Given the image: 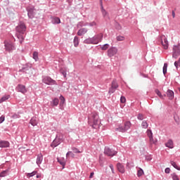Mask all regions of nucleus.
I'll use <instances>...</instances> for the list:
<instances>
[{
    "mask_svg": "<svg viewBox=\"0 0 180 180\" xmlns=\"http://www.w3.org/2000/svg\"><path fill=\"white\" fill-rule=\"evenodd\" d=\"M37 178H40V175H37Z\"/></svg>",
    "mask_w": 180,
    "mask_h": 180,
    "instance_id": "61",
    "label": "nucleus"
},
{
    "mask_svg": "<svg viewBox=\"0 0 180 180\" xmlns=\"http://www.w3.org/2000/svg\"><path fill=\"white\" fill-rule=\"evenodd\" d=\"M155 92L159 96V98H160L161 99H164V96H162V94H161V91H160V90L156 89L155 91Z\"/></svg>",
    "mask_w": 180,
    "mask_h": 180,
    "instance_id": "34",
    "label": "nucleus"
},
{
    "mask_svg": "<svg viewBox=\"0 0 180 180\" xmlns=\"http://www.w3.org/2000/svg\"><path fill=\"white\" fill-rule=\"evenodd\" d=\"M9 98V96H4L0 99V103H2V102H5V101H8Z\"/></svg>",
    "mask_w": 180,
    "mask_h": 180,
    "instance_id": "38",
    "label": "nucleus"
},
{
    "mask_svg": "<svg viewBox=\"0 0 180 180\" xmlns=\"http://www.w3.org/2000/svg\"><path fill=\"white\" fill-rule=\"evenodd\" d=\"M147 161H151V158H146Z\"/></svg>",
    "mask_w": 180,
    "mask_h": 180,
    "instance_id": "58",
    "label": "nucleus"
},
{
    "mask_svg": "<svg viewBox=\"0 0 180 180\" xmlns=\"http://www.w3.org/2000/svg\"><path fill=\"white\" fill-rule=\"evenodd\" d=\"M161 39V44L162 46H163V49H165V50L168 49V39H167V37H165V35H162L160 37Z\"/></svg>",
    "mask_w": 180,
    "mask_h": 180,
    "instance_id": "5",
    "label": "nucleus"
},
{
    "mask_svg": "<svg viewBox=\"0 0 180 180\" xmlns=\"http://www.w3.org/2000/svg\"><path fill=\"white\" fill-rule=\"evenodd\" d=\"M87 32L88 30L86 28H82L77 32V36H84Z\"/></svg>",
    "mask_w": 180,
    "mask_h": 180,
    "instance_id": "14",
    "label": "nucleus"
},
{
    "mask_svg": "<svg viewBox=\"0 0 180 180\" xmlns=\"http://www.w3.org/2000/svg\"><path fill=\"white\" fill-rule=\"evenodd\" d=\"M110 169H113V165H110Z\"/></svg>",
    "mask_w": 180,
    "mask_h": 180,
    "instance_id": "59",
    "label": "nucleus"
},
{
    "mask_svg": "<svg viewBox=\"0 0 180 180\" xmlns=\"http://www.w3.org/2000/svg\"><path fill=\"white\" fill-rule=\"evenodd\" d=\"M60 102V100H58V98H55L51 103V106L54 107V106H58V103Z\"/></svg>",
    "mask_w": 180,
    "mask_h": 180,
    "instance_id": "21",
    "label": "nucleus"
},
{
    "mask_svg": "<svg viewBox=\"0 0 180 180\" xmlns=\"http://www.w3.org/2000/svg\"><path fill=\"white\" fill-rule=\"evenodd\" d=\"M8 175H9V169L4 170L0 173V178H4Z\"/></svg>",
    "mask_w": 180,
    "mask_h": 180,
    "instance_id": "23",
    "label": "nucleus"
},
{
    "mask_svg": "<svg viewBox=\"0 0 180 180\" xmlns=\"http://www.w3.org/2000/svg\"><path fill=\"white\" fill-rule=\"evenodd\" d=\"M115 54H117V49L115 47H112L108 49V56L109 57H113V56H115Z\"/></svg>",
    "mask_w": 180,
    "mask_h": 180,
    "instance_id": "7",
    "label": "nucleus"
},
{
    "mask_svg": "<svg viewBox=\"0 0 180 180\" xmlns=\"http://www.w3.org/2000/svg\"><path fill=\"white\" fill-rule=\"evenodd\" d=\"M120 102H121V103H126V98L124 96H121Z\"/></svg>",
    "mask_w": 180,
    "mask_h": 180,
    "instance_id": "48",
    "label": "nucleus"
},
{
    "mask_svg": "<svg viewBox=\"0 0 180 180\" xmlns=\"http://www.w3.org/2000/svg\"><path fill=\"white\" fill-rule=\"evenodd\" d=\"M89 26H96V22H91L89 23Z\"/></svg>",
    "mask_w": 180,
    "mask_h": 180,
    "instance_id": "54",
    "label": "nucleus"
},
{
    "mask_svg": "<svg viewBox=\"0 0 180 180\" xmlns=\"http://www.w3.org/2000/svg\"><path fill=\"white\" fill-rule=\"evenodd\" d=\"M124 37L119 35L116 37L117 41H124Z\"/></svg>",
    "mask_w": 180,
    "mask_h": 180,
    "instance_id": "36",
    "label": "nucleus"
},
{
    "mask_svg": "<svg viewBox=\"0 0 180 180\" xmlns=\"http://www.w3.org/2000/svg\"><path fill=\"white\" fill-rule=\"evenodd\" d=\"M165 146L168 147V148H174V141L172 140L169 139L168 141L165 143Z\"/></svg>",
    "mask_w": 180,
    "mask_h": 180,
    "instance_id": "18",
    "label": "nucleus"
},
{
    "mask_svg": "<svg viewBox=\"0 0 180 180\" xmlns=\"http://www.w3.org/2000/svg\"><path fill=\"white\" fill-rule=\"evenodd\" d=\"M149 143L150 146H153V144H157V139H155L153 136H150V138H149Z\"/></svg>",
    "mask_w": 180,
    "mask_h": 180,
    "instance_id": "28",
    "label": "nucleus"
},
{
    "mask_svg": "<svg viewBox=\"0 0 180 180\" xmlns=\"http://www.w3.org/2000/svg\"><path fill=\"white\" fill-rule=\"evenodd\" d=\"M172 178L173 180H179V177L175 173H173L172 174Z\"/></svg>",
    "mask_w": 180,
    "mask_h": 180,
    "instance_id": "45",
    "label": "nucleus"
},
{
    "mask_svg": "<svg viewBox=\"0 0 180 180\" xmlns=\"http://www.w3.org/2000/svg\"><path fill=\"white\" fill-rule=\"evenodd\" d=\"M94 175V172H91V173L90 174L89 178H93Z\"/></svg>",
    "mask_w": 180,
    "mask_h": 180,
    "instance_id": "57",
    "label": "nucleus"
},
{
    "mask_svg": "<svg viewBox=\"0 0 180 180\" xmlns=\"http://www.w3.org/2000/svg\"><path fill=\"white\" fill-rule=\"evenodd\" d=\"M167 68H168V63H165L163 66V74L165 75L167 74Z\"/></svg>",
    "mask_w": 180,
    "mask_h": 180,
    "instance_id": "41",
    "label": "nucleus"
},
{
    "mask_svg": "<svg viewBox=\"0 0 180 180\" xmlns=\"http://www.w3.org/2000/svg\"><path fill=\"white\" fill-rule=\"evenodd\" d=\"M104 154H105L108 157H113V155H116V154H117V152L112 150L109 148H105L104 150Z\"/></svg>",
    "mask_w": 180,
    "mask_h": 180,
    "instance_id": "6",
    "label": "nucleus"
},
{
    "mask_svg": "<svg viewBox=\"0 0 180 180\" xmlns=\"http://www.w3.org/2000/svg\"><path fill=\"white\" fill-rule=\"evenodd\" d=\"M70 154H72V152H71V151L68 152L66 154V158H68V157L70 156Z\"/></svg>",
    "mask_w": 180,
    "mask_h": 180,
    "instance_id": "55",
    "label": "nucleus"
},
{
    "mask_svg": "<svg viewBox=\"0 0 180 180\" xmlns=\"http://www.w3.org/2000/svg\"><path fill=\"white\" fill-rule=\"evenodd\" d=\"M96 38L98 39V41H102V39H103V34H98V35L96 36Z\"/></svg>",
    "mask_w": 180,
    "mask_h": 180,
    "instance_id": "40",
    "label": "nucleus"
},
{
    "mask_svg": "<svg viewBox=\"0 0 180 180\" xmlns=\"http://www.w3.org/2000/svg\"><path fill=\"white\" fill-rule=\"evenodd\" d=\"M60 72H61V74H63L64 78L67 77V72H65V71L60 70Z\"/></svg>",
    "mask_w": 180,
    "mask_h": 180,
    "instance_id": "50",
    "label": "nucleus"
},
{
    "mask_svg": "<svg viewBox=\"0 0 180 180\" xmlns=\"http://www.w3.org/2000/svg\"><path fill=\"white\" fill-rule=\"evenodd\" d=\"M172 15L173 18H175V11H172Z\"/></svg>",
    "mask_w": 180,
    "mask_h": 180,
    "instance_id": "56",
    "label": "nucleus"
},
{
    "mask_svg": "<svg viewBox=\"0 0 180 180\" xmlns=\"http://www.w3.org/2000/svg\"><path fill=\"white\" fill-rule=\"evenodd\" d=\"M33 58L35 60V61H37V60H39V53L34 51L33 53Z\"/></svg>",
    "mask_w": 180,
    "mask_h": 180,
    "instance_id": "37",
    "label": "nucleus"
},
{
    "mask_svg": "<svg viewBox=\"0 0 180 180\" xmlns=\"http://www.w3.org/2000/svg\"><path fill=\"white\" fill-rule=\"evenodd\" d=\"M42 161H43V155L41 153H39L37 158V165H39V167H40V164H41Z\"/></svg>",
    "mask_w": 180,
    "mask_h": 180,
    "instance_id": "13",
    "label": "nucleus"
},
{
    "mask_svg": "<svg viewBox=\"0 0 180 180\" xmlns=\"http://www.w3.org/2000/svg\"><path fill=\"white\" fill-rule=\"evenodd\" d=\"M60 144H61V142H60L58 139H56V138L51 146V147H57V146H60Z\"/></svg>",
    "mask_w": 180,
    "mask_h": 180,
    "instance_id": "26",
    "label": "nucleus"
},
{
    "mask_svg": "<svg viewBox=\"0 0 180 180\" xmlns=\"http://www.w3.org/2000/svg\"><path fill=\"white\" fill-rule=\"evenodd\" d=\"M179 56H180V44H178L177 45H174L173 46L172 57L173 58H178Z\"/></svg>",
    "mask_w": 180,
    "mask_h": 180,
    "instance_id": "3",
    "label": "nucleus"
},
{
    "mask_svg": "<svg viewBox=\"0 0 180 180\" xmlns=\"http://www.w3.org/2000/svg\"><path fill=\"white\" fill-rule=\"evenodd\" d=\"M170 164L171 165H172V167H174V168H175L176 169H178V171H180V167L178 165H176V162L174 161H171Z\"/></svg>",
    "mask_w": 180,
    "mask_h": 180,
    "instance_id": "31",
    "label": "nucleus"
},
{
    "mask_svg": "<svg viewBox=\"0 0 180 180\" xmlns=\"http://www.w3.org/2000/svg\"><path fill=\"white\" fill-rule=\"evenodd\" d=\"M84 44H94L92 38L86 39L84 41Z\"/></svg>",
    "mask_w": 180,
    "mask_h": 180,
    "instance_id": "32",
    "label": "nucleus"
},
{
    "mask_svg": "<svg viewBox=\"0 0 180 180\" xmlns=\"http://www.w3.org/2000/svg\"><path fill=\"white\" fill-rule=\"evenodd\" d=\"M117 168L119 172H121V174H124V166H123V165L118 163L117 165Z\"/></svg>",
    "mask_w": 180,
    "mask_h": 180,
    "instance_id": "15",
    "label": "nucleus"
},
{
    "mask_svg": "<svg viewBox=\"0 0 180 180\" xmlns=\"http://www.w3.org/2000/svg\"><path fill=\"white\" fill-rule=\"evenodd\" d=\"M170 172L171 169H169V167L166 168L165 170V174H169Z\"/></svg>",
    "mask_w": 180,
    "mask_h": 180,
    "instance_id": "52",
    "label": "nucleus"
},
{
    "mask_svg": "<svg viewBox=\"0 0 180 180\" xmlns=\"http://www.w3.org/2000/svg\"><path fill=\"white\" fill-rule=\"evenodd\" d=\"M58 162H59V164H60V165H62L63 167V169H64V168L65 167V162H66V160L64 158H58Z\"/></svg>",
    "mask_w": 180,
    "mask_h": 180,
    "instance_id": "11",
    "label": "nucleus"
},
{
    "mask_svg": "<svg viewBox=\"0 0 180 180\" xmlns=\"http://www.w3.org/2000/svg\"><path fill=\"white\" fill-rule=\"evenodd\" d=\"M60 105H63L64 103H65V98H64V96H60Z\"/></svg>",
    "mask_w": 180,
    "mask_h": 180,
    "instance_id": "39",
    "label": "nucleus"
},
{
    "mask_svg": "<svg viewBox=\"0 0 180 180\" xmlns=\"http://www.w3.org/2000/svg\"><path fill=\"white\" fill-rule=\"evenodd\" d=\"M130 127H131V122H130V121L125 122L124 124V128L125 129V131H127V130H129Z\"/></svg>",
    "mask_w": 180,
    "mask_h": 180,
    "instance_id": "17",
    "label": "nucleus"
},
{
    "mask_svg": "<svg viewBox=\"0 0 180 180\" xmlns=\"http://www.w3.org/2000/svg\"><path fill=\"white\" fill-rule=\"evenodd\" d=\"M115 131H121L122 133H124V131H126V129L124 128V126L120 125L117 128L115 129Z\"/></svg>",
    "mask_w": 180,
    "mask_h": 180,
    "instance_id": "24",
    "label": "nucleus"
},
{
    "mask_svg": "<svg viewBox=\"0 0 180 180\" xmlns=\"http://www.w3.org/2000/svg\"><path fill=\"white\" fill-rule=\"evenodd\" d=\"M73 43L75 47H78V44H79V39H78V37H75Z\"/></svg>",
    "mask_w": 180,
    "mask_h": 180,
    "instance_id": "30",
    "label": "nucleus"
},
{
    "mask_svg": "<svg viewBox=\"0 0 180 180\" xmlns=\"http://www.w3.org/2000/svg\"><path fill=\"white\" fill-rule=\"evenodd\" d=\"M36 174H37V171H34L31 173H26V176L27 178L30 179V178H32V176H34Z\"/></svg>",
    "mask_w": 180,
    "mask_h": 180,
    "instance_id": "29",
    "label": "nucleus"
},
{
    "mask_svg": "<svg viewBox=\"0 0 180 180\" xmlns=\"http://www.w3.org/2000/svg\"><path fill=\"white\" fill-rule=\"evenodd\" d=\"M56 140L59 141L60 143H63V141H64V135L59 134L56 136Z\"/></svg>",
    "mask_w": 180,
    "mask_h": 180,
    "instance_id": "25",
    "label": "nucleus"
},
{
    "mask_svg": "<svg viewBox=\"0 0 180 180\" xmlns=\"http://www.w3.org/2000/svg\"><path fill=\"white\" fill-rule=\"evenodd\" d=\"M8 147H9L8 141H0V148H6Z\"/></svg>",
    "mask_w": 180,
    "mask_h": 180,
    "instance_id": "12",
    "label": "nucleus"
},
{
    "mask_svg": "<svg viewBox=\"0 0 180 180\" xmlns=\"http://www.w3.org/2000/svg\"><path fill=\"white\" fill-rule=\"evenodd\" d=\"M27 15L28 17L32 19V18H33V16H34V8L31 7V8H27Z\"/></svg>",
    "mask_w": 180,
    "mask_h": 180,
    "instance_id": "10",
    "label": "nucleus"
},
{
    "mask_svg": "<svg viewBox=\"0 0 180 180\" xmlns=\"http://www.w3.org/2000/svg\"><path fill=\"white\" fill-rule=\"evenodd\" d=\"M5 121V117H0V124Z\"/></svg>",
    "mask_w": 180,
    "mask_h": 180,
    "instance_id": "53",
    "label": "nucleus"
},
{
    "mask_svg": "<svg viewBox=\"0 0 180 180\" xmlns=\"http://www.w3.org/2000/svg\"><path fill=\"white\" fill-rule=\"evenodd\" d=\"M91 39H92V41H93V44H98L99 43V39H98L96 36L91 38Z\"/></svg>",
    "mask_w": 180,
    "mask_h": 180,
    "instance_id": "35",
    "label": "nucleus"
},
{
    "mask_svg": "<svg viewBox=\"0 0 180 180\" xmlns=\"http://www.w3.org/2000/svg\"><path fill=\"white\" fill-rule=\"evenodd\" d=\"M137 119L139 120H144V115L143 114H139Z\"/></svg>",
    "mask_w": 180,
    "mask_h": 180,
    "instance_id": "47",
    "label": "nucleus"
},
{
    "mask_svg": "<svg viewBox=\"0 0 180 180\" xmlns=\"http://www.w3.org/2000/svg\"><path fill=\"white\" fill-rule=\"evenodd\" d=\"M141 127L143 129H147L148 127V123H147V121H143L141 123Z\"/></svg>",
    "mask_w": 180,
    "mask_h": 180,
    "instance_id": "33",
    "label": "nucleus"
},
{
    "mask_svg": "<svg viewBox=\"0 0 180 180\" xmlns=\"http://www.w3.org/2000/svg\"><path fill=\"white\" fill-rule=\"evenodd\" d=\"M109 49V44H105L103 46H101V50H108Z\"/></svg>",
    "mask_w": 180,
    "mask_h": 180,
    "instance_id": "46",
    "label": "nucleus"
},
{
    "mask_svg": "<svg viewBox=\"0 0 180 180\" xmlns=\"http://www.w3.org/2000/svg\"><path fill=\"white\" fill-rule=\"evenodd\" d=\"M146 133L148 139H150V137H153V131H151L150 129H148Z\"/></svg>",
    "mask_w": 180,
    "mask_h": 180,
    "instance_id": "43",
    "label": "nucleus"
},
{
    "mask_svg": "<svg viewBox=\"0 0 180 180\" xmlns=\"http://www.w3.org/2000/svg\"><path fill=\"white\" fill-rule=\"evenodd\" d=\"M144 174V171L142 169H139L137 172V176H141Z\"/></svg>",
    "mask_w": 180,
    "mask_h": 180,
    "instance_id": "44",
    "label": "nucleus"
},
{
    "mask_svg": "<svg viewBox=\"0 0 180 180\" xmlns=\"http://www.w3.org/2000/svg\"><path fill=\"white\" fill-rule=\"evenodd\" d=\"M111 87L117 89L119 88V84H117V81L116 79H113L111 83Z\"/></svg>",
    "mask_w": 180,
    "mask_h": 180,
    "instance_id": "22",
    "label": "nucleus"
},
{
    "mask_svg": "<svg viewBox=\"0 0 180 180\" xmlns=\"http://www.w3.org/2000/svg\"><path fill=\"white\" fill-rule=\"evenodd\" d=\"M4 44H5L6 50L7 51H11V50H13V44H12V42L5 41Z\"/></svg>",
    "mask_w": 180,
    "mask_h": 180,
    "instance_id": "8",
    "label": "nucleus"
},
{
    "mask_svg": "<svg viewBox=\"0 0 180 180\" xmlns=\"http://www.w3.org/2000/svg\"><path fill=\"white\" fill-rule=\"evenodd\" d=\"M16 91L18 92H21V94H26L27 90H26V87L24 85L18 84L16 87Z\"/></svg>",
    "mask_w": 180,
    "mask_h": 180,
    "instance_id": "9",
    "label": "nucleus"
},
{
    "mask_svg": "<svg viewBox=\"0 0 180 180\" xmlns=\"http://www.w3.org/2000/svg\"><path fill=\"white\" fill-rule=\"evenodd\" d=\"M26 74L28 75V77H32V75L34 74V70L32 68H30V69H28L26 72Z\"/></svg>",
    "mask_w": 180,
    "mask_h": 180,
    "instance_id": "27",
    "label": "nucleus"
},
{
    "mask_svg": "<svg viewBox=\"0 0 180 180\" xmlns=\"http://www.w3.org/2000/svg\"><path fill=\"white\" fill-rule=\"evenodd\" d=\"M42 82H44V84H46V85H57V82H56V80L51 79V77H45L42 79Z\"/></svg>",
    "mask_w": 180,
    "mask_h": 180,
    "instance_id": "4",
    "label": "nucleus"
},
{
    "mask_svg": "<svg viewBox=\"0 0 180 180\" xmlns=\"http://www.w3.org/2000/svg\"><path fill=\"white\" fill-rule=\"evenodd\" d=\"M72 151H73L75 154H78V153H81V151H79V150H78V149L76 148H72Z\"/></svg>",
    "mask_w": 180,
    "mask_h": 180,
    "instance_id": "49",
    "label": "nucleus"
},
{
    "mask_svg": "<svg viewBox=\"0 0 180 180\" xmlns=\"http://www.w3.org/2000/svg\"><path fill=\"white\" fill-rule=\"evenodd\" d=\"M16 31L17 37L20 40V43H23V40H25L23 34H25V32H26V25L23 22H20L16 27Z\"/></svg>",
    "mask_w": 180,
    "mask_h": 180,
    "instance_id": "2",
    "label": "nucleus"
},
{
    "mask_svg": "<svg viewBox=\"0 0 180 180\" xmlns=\"http://www.w3.org/2000/svg\"><path fill=\"white\" fill-rule=\"evenodd\" d=\"M100 123L101 121H99V115H98V113L93 112L89 116V124L93 129H98Z\"/></svg>",
    "mask_w": 180,
    "mask_h": 180,
    "instance_id": "1",
    "label": "nucleus"
},
{
    "mask_svg": "<svg viewBox=\"0 0 180 180\" xmlns=\"http://www.w3.org/2000/svg\"><path fill=\"white\" fill-rule=\"evenodd\" d=\"M30 124L32 126H37V123H39V121L37 120V118L36 117H33L30 122Z\"/></svg>",
    "mask_w": 180,
    "mask_h": 180,
    "instance_id": "16",
    "label": "nucleus"
},
{
    "mask_svg": "<svg viewBox=\"0 0 180 180\" xmlns=\"http://www.w3.org/2000/svg\"><path fill=\"white\" fill-rule=\"evenodd\" d=\"M167 95L169 99H170L171 101L174 99V91H172V90H167Z\"/></svg>",
    "mask_w": 180,
    "mask_h": 180,
    "instance_id": "20",
    "label": "nucleus"
},
{
    "mask_svg": "<svg viewBox=\"0 0 180 180\" xmlns=\"http://www.w3.org/2000/svg\"><path fill=\"white\" fill-rule=\"evenodd\" d=\"M111 171H112V174H115V170L113 169H111Z\"/></svg>",
    "mask_w": 180,
    "mask_h": 180,
    "instance_id": "60",
    "label": "nucleus"
},
{
    "mask_svg": "<svg viewBox=\"0 0 180 180\" xmlns=\"http://www.w3.org/2000/svg\"><path fill=\"white\" fill-rule=\"evenodd\" d=\"M115 91H116V89L111 86V88H110L108 91L109 95H112V94H115Z\"/></svg>",
    "mask_w": 180,
    "mask_h": 180,
    "instance_id": "42",
    "label": "nucleus"
},
{
    "mask_svg": "<svg viewBox=\"0 0 180 180\" xmlns=\"http://www.w3.org/2000/svg\"><path fill=\"white\" fill-rule=\"evenodd\" d=\"M102 13H103V16L104 18H106V15H108V12H106V11H105L104 9L102 10Z\"/></svg>",
    "mask_w": 180,
    "mask_h": 180,
    "instance_id": "51",
    "label": "nucleus"
},
{
    "mask_svg": "<svg viewBox=\"0 0 180 180\" xmlns=\"http://www.w3.org/2000/svg\"><path fill=\"white\" fill-rule=\"evenodd\" d=\"M52 23L54 25H59V23H61V20H60V18L54 17L52 18Z\"/></svg>",
    "mask_w": 180,
    "mask_h": 180,
    "instance_id": "19",
    "label": "nucleus"
}]
</instances>
